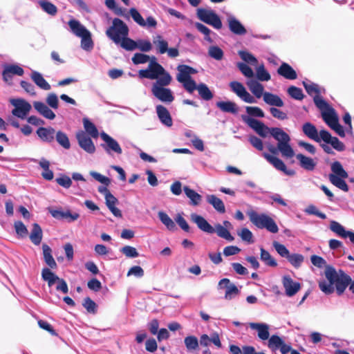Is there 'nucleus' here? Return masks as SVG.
I'll use <instances>...</instances> for the list:
<instances>
[{"instance_id": "1", "label": "nucleus", "mask_w": 354, "mask_h": 354, "mask_svg": "<svg viewBox=\"0 0 354 354\" xmlns=\"http://www.w3.org/2000/svg\"><path fill=\"white\" fill-rule=\"evenodd\" d=\"M324 273L328 282L319 281V288L326 295H330L334 292V285L338 295H342L348 285L349 290L354 294V281H352L351 277L342 270L336 271L333 266H328Z\"/></svg>"}, {"instance_id": "2", "label": "nucleus", "mask_w": 354, "mask_h": 354, "mask_svg": "<svg viewBox=\"0 0 354 354\" xmlns=\"http://www.w3.org/2000/svg\"><path fill=\"white\" fill-rule=\"evenodd\" d=\"M270 134L278 142L277 147L273 145L268 147V150L272 154H277L280 151L283 157L292 158L295 155L293 149L290 145V138L283 129L279 127H272Z\"/></svg>"}, {"instance_id": "3", "label": "nucleus", "mask_w": 354, "mask_h": 354, "mask_svg": "<svg viewBox=\"0 0 354 354\" xmlns=\"http://www.w3.org/2000/svg\"><path fill=\"white\" fill-rule=\"evenodd\" d=\"M171 81L170 75L159 77L157 81L153 84L151 92L153 95L159 100L166 103H171L174 100V97L169 88L164 86H168Z\"/></svg>"}, {"instance_id": "4", "label": "nucleus", "mask_w": 354, "mask_h": 354, "mask_svg": "<svg viewBox=\"0 0 354 354\" xmlns=\"http://www.w3.org/2000/svg\"><path fill=\"white\" fill-rule=\"evenodd\" d=\"M250 221L258 228L266 229L272 233H277L279 227L275 221L270 216L266 214H258L252 210L248 213Z\"/></svg>"}, {"instance_id": "5", "label": "nucleus", "mask_w": 354, "mask_h": 354, "mask_svg": "<svg viewBox=\"0 0 354 354\" xmlns=\"http://www.w3.org/2000/svg\"><path fill=\"white\" fill-rule=\"evenodd\" d=\"M178 73L176 75V80L178 82L183 84L184 88L189 93L195 91L196 82L192 79L191 75L195 74L196 70L194 68L185 64L178 66Z\"/></svg>"}, {"instance_id": "6", "label": "nucleus", "mask_w": 354, "mask_h": 354, "mask_svg": "<svg viewBox=\"0 0 354 354\" xmlns=\"http://www.w3.org/2000/svg\"><path fill=\"white\" fill-rule=\"evenodd\" d=\"M129 32L128 26L122 19L114 18L112 25L106 30V35L115 44H118L120 39L128 36Z\"/></svg>"}, {"instance_id": "7", "label": "nucleus", "mask_w": 354, "mask_h": 354, "mask_svg": "<svg viewBox=\"0 0 354 354\" xmlns=\"http://www.w3.org/2000/svg\"><path fill=\"white\" fill-rule=\"evenodd\" d=\"M167 75H169V73L166 72L162 65L157 62L156 58L154 56L151 57L148 68L140 70L138 72V75L140 78L150 80H158V77H162Z\"/></svg>"}, {"instance_id": "8", "label": "nucleus", "mask_w": 354, "mask_h": 354, "mask_svg": "<svg viewBox=\"0 0 354 354\" xmlns=\"http://www.w3.org/2000/svg\"><path fill=\"white\" fill-rule=\"evenodd\" d=\"M41 277L44 281L48 282L49 287L53 286L57 282L56 290L57 291H60L64 294L68 292V287L65 280L57 277L49 268H45L42 270Z\"/></svg>"}, {"instance_id": "9", "label": "nucleus", "mask_w": 354, "mask_h": 354, "mask_svg": "<svg viewBox=\"0 0 354 354\" xmlns=\"http://www.w3.org/2000/svg\"><path fill=\"white\" fill-rule=\"evenodd\" d=\"M197 16L200 20L216 29L222 28V21L219 16L212 10L199 8L197 10Z\"/></svg>"}, {"instance_id": "10", "label": "nucleus", "mask_w": 354, "mask_h": 354, "mask_svg": "<svg viewBox=\"0 0 354 354\" xmlns=\"http://www.w3.org/2000/svg\"><path fill=\"white\" fill-rule=\"evenodd\" d=\"M10 102L15 106L12 114L21 119L26 118L32 108L30 104L22 98L10 99Z\"/></svg>"}, {"instance_id": "11", "label": "nucleus", "mask_w": 354, "mask_h": 354, "mask_svg": "<svg viewBox=\"0 0 354 354\" xmlns=\"http://www.w3.org/2000/svg\"><path fill=\"white\" fill-rule=\"evenodd\" d=\"M242 120L261 137H267L271 131V128L266 126L262 122L255 118L247 115H242Z\"/></svg>"}, {"instance_id": "12", "label": "nucleus", "mask_w": 354, "mask_h": 354, "mask_svg": "<svg viewBox=\"0 0 354 354\" xmlns=\"http://www.w3.org/2000/svg\"><path fill=\"white\" fill-rule=\"evenodd\" d=\"M232 91L240 98L247 103H254L256 100L245 89L244 86L239 82L233 81L230 83Z\"/></svg>"}, {"instance_id": "13", "label": "nucleus", "mask_w": 354, "mask_h": 354, "mask_svg": "<svg viewBox=\"0 0 354 354\" xmlns=\"http://www.w3.org/2000/svg\"><path fill=\"white\" fill-rule=\"evenodd\" d=\"M100 136L105 142V144H102L101 146L108 153H111V151L117 154L122 153V148L115 139L104 132H102Z\"/></svg>"}, {"instance_id": "14", "label": "nucleus", "mask_w": 354, "mask_h": 354, "mask_svg": "<svg viewBox=\"0 0 354 354\" xmlns=\"http://www.w3.org/2000/svg\"><path fill=\"white\" fill-rule=\"evenodd\" d=\"M76 138L80 147L85 151L89 153H93L95 151V147L91 138L83 131H80L76 134Z\"/></svg>"}, {"instance_id": "15", "label": "nucleus", "mask_w": 354, "mask_h": 354, "mask_svg": "<svg viewBox=\"0 0 354 354\" xmlns=\"http://www.w3.org/2000/svg\"><path fill=\"white\" fill-rule=\"evenodd\" d=\"M24 69L16 64L7 65L4 67L2 73L3 80L9 85L12 84V80L14 75L22 76L24 75Z\"/></svg>"}, {"instance_id": "16", "label": "nucleus", "mask_w": 354, "mask_h": 354, "mask_svg": "<svg viewBox=\"0 0 354 354\" xmlns=\"http://www.w3.org/2000/svg\"><path fill=\"white\" fill-rule=\"evenodd\" d=\"M319 135L322 140L326 144H330L331 146L338 151H343L345 149L344 144L340 141L337 137H333L331 134L326 130H321Z\"/></svg>"}, {"instance_id": "17", "label": "nucleus", "mask_w": 354, "mask_h": 354, "mask_svg": "<svg viewBox=\"0 0 354 354\" xmlns=\"http://www.w3.org/2000/svg\"><path fill=\"white\" fill-rule=\"evenodd\" d=\"M282 283L285 288L286 294L288 297L295 295L301 288V284L299 282L294 281L289 275L283 277Z\"/></svg>"}, {"instance_id": "18", "label": "nucleus", "mask_w": 354, "mask_h": 354, "mask_svg": "<svg viewBox=\"0 0 354 354\" xmlns=\"http://www.w3.org/2000/svg\"><path fill=\"white\" fill-rule=\"evenodd\" d=\"M190 218L192 221L196 223L197 227L201 231L209 234H213L215 232L214 227H213L202 216L192 213Z\"/></svg>"}, {"instance_id": "19", "label": "nucleus", "mask_w": 354, "mask_h": 354, "mask_svg": "<svg viewBox=\"0 0 354 354\" xmlns=\"http://www.w3.org/2000/svg\"><path fill=\"white\" fill-rule=\"evenodd\" d=\"M218 286L221 288H226L225 298L227 300L232 299L233 295H236L239 292L238 288L234 283H231L229 279H222L218 282Z\"/></svg>"}, {"instance_id": "20", "label": "nucleus", "mask_w": 354, "mask_h": 354, "mask_svg": "<svg viewBox=\"0 0 354 354\" xmlns=\"http://www.w3.org/2000/svg\"><path fill=\"white\" fill-rule=\"evenodd\" d=\"M330 229L342 238L349 237L350 241L354 244V232L346 231L338 222L332 221L330 224Z\"/></svg>"}, {"instance_id": "21", "label": "nucleus", "mask_w": 354, "mask_h": 354, "mask_svg": "<svg viewBox=\"0 0 354 354\" xmlns=\"http://www.w3.org/2000/svg\"><path fill=\"white\" fill-rule=\"evenodd\" d=\"M277 73L280 76L290 80L297 78L295 70L288 63L283 62L277 69Z\"/></svg>"}, {"instance_id": "22", "label": "nucleus", "mask_w": 354, "mask_h": 354, "mask_svg": "<svg viewBox=\"0 0 354 354\" xmlns=\"http://www.w3.org/2000/svg\"><path fill=\"white\" fill-rule=\"evenodd\" d=\"M228 27L230 30L237 35H244L247 30L243 25L234 17L230 16L227 18Z\"/></svg>"}, {"instance_id": "23", "label": "nucleus", "mask_w": 354, "mask_h": 354, "mask_svg": "<svg viewBox=\"0 0 354 354\" xmlns=\"http://www.w3.org/2000/svg\"><path fill=\"white\" fill-rule=\"evenodd\" d=\"M156 109L160 122L167 127H171L173 124L172 118L167 109L161 104L157 105Z\"/></svg>"}, {"instance_id": "24", "label": "nucleus", "mask_w": 354, "mask_h": 354, "mask_svg": "<svg viewBox=\"0 0 354 354\" xmlns=\"http://www.w3.org/2000/svg\"><path fill=\"white\" fill-rule=\"evenodd\" d=\"M250 327L256 330L258 333V337L264 341L270 337L269 326L264 323H250Z\"/></svg>"}, {"instance_id": "25", "label": "nucleus", "mask_w": 354, "mask_h": 354, "mask_svg": "<svg viewBox=\"0 0 354 354\" xmlns=\"http://www.w3.org/2000/svg\"><path fill=\"white\" fill-rule=\"evenodd\" d=\"M304 133L310 139L315 140L317 142H320L322 140L319 133L315 126L310 122H306L302 127Z\"/></svg>"}, {"instance_id": "26", "label": "nucleus", "mask_w": 354, "mask_h": 354, "mask_svg": "<svg viewBox=\"0 0 354 354\" xmlns=\"http://www.w3.org/2000/svg\"><path fill=\"white\" fill-rule=\"evenodd\" d=\"M35 109L44 118L53 120L55 118L54 112L44 102L35 101L33 102Z\"/></svg>"}, {"instance_id": "27", "label": "nucleus", "mask_w": 354, "mask_h": 354, "mask_svg": "<svg viewBox=\"0 0 354 354\" xmlns=\"http://www.w3.org/2000/svg\"><path fill=\"white\" fill-rule=\"evenodd\" d=\"M55 131L53 127H41L37 130V136L44 142H51L54 140Z\"/></svg>"}, {"instance_id": "28", "label": "nucleus", "mask_w": 354, "mask_h": 354, "mask_svg": "<svg viewBox=\"0 0 354 354\" xmlns=\"http://www.w3.org/2000/svg\"><path fill=\"white\" fill-rule=\"evenodd\" d=\"M106 205L111 213L116 217H122L121 211L115 207L118 202V199L111 194L109 193L105 196Z\"/></svg>"}, {"instance_id": "29", "label": "nucleus", "mask_w": 354, "mask_h": 354, "mask_svg": "<svg viewBox=\"0 0 354 354\" xmlns=\"http://www.w3.org/2000/svg\"><path fill=\"white\" fill-rule=\"evenodd\" d=\"M246 84L256 97L260 98L262 95L263 96L264 87L257 80L252 79L248 80Z\"/></svg>"}, {"instance_id": "30", "label": "nucleus", "mask_w": 354, "mask_h": 354, "mask_svg": "<svg viewBox=\"0 0 354 354\" xmlns=\"http://www.w3.org/2000/svg\"><path fill=\"white\" fill-rule=\"evenodd\" d=\"M216 106L224 113H230L233 114L237 113L239 108L236 104L231 101H221L217 102Z\"/></svg>"}, {"instance_id": "31", "label": "nucleus", "mask_w": 354, "mask_h": 354, "mask_svg": "<svg viewBox=\"0 0 354 354\" xmlns=\"http://www.w3.org/2000/svg\"><path fill=\"white\" fill-rule=\"evenodd\" d=\"M68 26L73 33L79 37L88 32V30L76 19L70 20L68 21Z\"/></svg>"}, {"instance_id": "32", "label": "nucleus", "mask_w": 354, "mask_h": 354, "mask_svg": "<svg viewBox=\"0 0 354 354\" xmlns=\"http://www.w3.org/2000/svg\"><path fill=\"white\" fill-rule=\"evenodd\" d=\"M263 100L266 104L271 106L282 107L284 105L283 100L279 96L269 92L264 93Z\"/></svg>"}, {"instance_id": "33", "label": "nucleus", "mask_w": 354, "mask_h": 354, "mask_svg": "<svg viewBox=\"0 0 354 354\" xmlns=\"http://www.w3.org/2000/svg\"><path fill=\"white\" fill-rule=\"evenodd\" d=\"M322 117L324 121L330 127L339 121L335 110L333 108H328V110L322 111Z\"/></svg>"}, {"instance_id": "34", "label": "nucleus", "mask_w": 354, "mask_h": 354, "mask_svg": "<svg viewBox=\"0 0 354 354\" xmlns=\"http://www.w3.org/2000/svg\"><path fill=\"white\" fill-rule=\"evenodd\" d=\"M297 159L299 161L300 166L306 170L313 171L316 163L311 158L307 157L302 153H298L296 156Z\"/></svg>"}, {"instance_id": "35", "label": "nucleus", "mask_w": 354, "mask_h": 354, "mask_svg": "<svg viewBox=\"0 0 354 354\" xmlns=\"http://www.w3.org/2000/svg\"><path fill=\"white\" fill-rule=\"evenodd\" d=\"M195 90L198 91V95L203 100L209 101L213 98V93L205 84L200 83L199 84H196V83H195Z\"/></svg>"}, {"instance_id": "36", "label": "nucleus", "mask_w": 354, "mask_h": 354, "mask_svg": "<svg viewBox=\"0 0 354 354\" xmlns=\"http://www.w3.org/2000/svg\"><path fill=\"white\" fill-rule=\"evenodd\" d=\"M44 259L46 263L52 269H55L57 267L53 257L52 256L51 248L46 244L42 245Z\"/></svg>"}, {"instance_id": "37", "label": "nucleus", "mask_w": 354, "mask_h": 354, "mask_svg": "<svg viewBox=\"0 0 354 354\" xmlns=\"http://www.w3.org/2000/svg\"><path fill=\"white\" fill-rule=\"evenodd\" d=\"M30 239L32 243L38 245L42 240V230L39 224L34 223L30 234Z\"/></svg>"}, {"instance_id": "38", "label": "nucleus", "mask_w": 354, "mask_h": 354, "mask_svg": "<svg viewBox=\"0 0 354 354\" xmlns=\"http://www.w3.org/2000/svg\"><path fill=\"white\" fill-rule=\"evenodd\" d=\"M32 81L41 89L48 91L50 89V85L46 81L41 73L33 71L31 74Z\"/></svg>"}, {"instance_id": "39", "label": "nucleus", "mask_w": 354, "mask_h": 354, "mask_svg": "<svg viewBox=\"0 0 354 354\" xmlns=\"http://www.w3.org/2000/svg\"><path fill=\"white\" fill-rule=\"evenodd\" d=\"M207 201L211 204L214 208L219 213L223 214L225 212V207L221 199L215 195H208L207 196Z\"/></svg>"}, {"instance_id": "40", "label": "nucleus", "mask_w": 354, "mask_h": 354, "mask_svg": "<svg viewBox=\"0 0 354 354\" xmlns=\"http://www.w3.org/2000/svg\"><path fill=\"white\" fill-rule=\"evenodd\" d=\"M183 190L186 196L190 199L191 205L196 206L200 204L202 196L199 194L189 188L188 186H185Z\"/></svg>"}, {"instance_id": "41", "label": "nucleus", "mask_w": 354, "mask_h": 354, "mask_svg": "<svg viewBox=\"0 0 354 354\" xmlns=\"http://www.w3.org/2000/svg\"><path fill=\"white\" fill-rule=\"evenodd\" d=\"M328 178L330 182L333 185L342 189V191L347 192L349 190L348 185L344 180L345 178H340L335 174H329Z\"/></svg>"}, {"instance_id": "42", "label": "nucleus", "mask_w": 354, "mask_h": 354, "mask_svg": "<svg viewBox=\"0 0 354 354\" xmlns=\"http://www.w3.org/2000/svg\"><path fill=\"white\" fill-rule=\"evenodd\" d=\"M118 44L121 48L128 51H132L138 47V43L133 39L128 37V36H124L120 38Z\"/></svg>"}, {"instance_id": "43", "label": "nucleus", "mask_w": 354, "mask_h": 354, "mask_svg": "<svg viewBox=\"0 0 354 354\" xmlns=\"http://www.w3.org/2000/svg\"><path fill=\"white\" fill-rule=\"evenodd\" d=\"M263 156L277 169L281 171L286 170V165L279 158L273 156L272 155H270L267 153H263Z\"/></svg>"}, {"instance_id": "44", "label": "nucleus", "mask_w": 354, "mask_h": 354, "mask_svg": "<svg viewBox=\"0 0 354 354\" xmlns=\"http://www.w3.org/2000/svg\"><path fill=\"white\" fill-rule=\"evenodd\" d=\"M260 252V259L266 266L270 267L277 266L276 260L270 255L269 252L263 248H261Z\"/></svg>"}, {"instance_id": "45", "label": "nucleus", "mask_w": 354, "mask_h": 354, "mask_svg": "<svg viewBox=\"0 0 354 354\" xmlns=\"http://www.w3.org/2000/svg\"><path fill=\"white\" fill-rule=\"evenodd\" d=\"M214 230L215 232H216L217 235L221 238H223L228 241H232L234 239V236L231 235L229 230L219 223L215 225Z\"/></svg>"}, {"instance_id": "46", "label": "nucleus", "mask_w": 354, "mask_h": 354, "mask_svg": "<svg viewBox=\"0 0 354 354\" xmlns=\"http://www.w3.org/2000/svg\"><path fill=\"white\" fill-rule=\"evenodd\" d=\"M153 42L158 53L164 54L168 50V42L163 39L162 36L158 35Z\"/></svg>"}, {"instance_id": "47", "label": "nucleus", "mask_w": 354, "mask_h": 354, "mask_svg": "<svg viewBox=\"0 0 354 354\" xmlns=\"http://www.w3.org/2000/svg\"><path fill=\"white\" fill-rule=\"evenodd\" d=\"M158 218L169 230L174 231L176 230L175 223L165 212H159Z\"/></svg>"}, {"instance_id": "48", "label": "nucleus", "mask_w": 354, "mask_h": 354, "mask_svg": "<svg viewBox=\"0 0 354 354\" xmlns=\"http://www.w3.org/2000/svg\"><path fill=\"white\" fill-rule=\"evenodd\" d=\"M83 124L85 131L88 134L94 138H97L98 137V130L92 122L85 118L83 119Z\"/></svg>"}, {"instance_id": "49", "label": "nucleus", "mask_w": 354, "mask_h": 354, "mask_svg": "<svg viewBox=\"0 0 354 354\" xmlns=\"http://www.w3.org/2000/svg\"><path fill=\"white\" fill-rule=\"evenodd\" d=\"M39 4L42 10L48 15L55 16L57 13V7L50 1L42 0L39 1Z\"/></svg>"}, {"instance_id": "50", "label": "nucleus", "mask_w": 354, "mask_h": 354, "mask_svg": "<svg viewBox=\"0 0 354 354\" xmlns=\"http://www.w3.org/2000/svg\"><path fill=\"white\" fill-rule=\"evenodd\" d=\"M184 343L188 351L192 352L198 348L199 344L196 337L189 335L185 338Z\"/></svg>"}, {"instance_id": "51", "label": "nucleus", "mask_w": 354, "mask_h": 354, "mask_svg": "<svg viewBox=\"0 0 354 354\" xmlns=\"http://www.w3.org/2000/svg\"><path fill=\"white\" fill-rule=\"evenodd\" d=\"M331 174H335L340 178H348V174L343 168L342 164L339 161H335L331 165Z\"/></svg>"}, {"instance_id": "52", "label": "nucleus", "mask_w": 354, "mask_h": 354, "mask_svg": "<svg viewBox=\"0 0 354 354\" xmlns=\"http://www.w3.org/2000/svg\"><path fill=\"white\" fill-rule=\"evenodd\" d=\"M283 340L277 335H272L268 338V346L273 351H277L281 346Z\"/></svg>"}, {"instance_id": "53", "label": "nucleus", "mask_w": 354, "mask_h": 354, "mask_svg": "<svg viewBox=\"0 0 354 354\" xmlns=\"http://www.w3.org/2000/svg\"><path fill=\"white\" fill-rule=\"evenodd\" d=\"M288 95L293 99L301 100L304 97V95L301 88L295 86H290L287 91Z\"/></svg>"}, {"instance_id": "54", "label": "nucleus", "mask_w": 354, "mask_h": 354, "mask_svg": "<svg viewBox=\"0 0 354 354\" xmlns=\"http://www.w3.org/2000/svg\"><path fill=\"white\" fill-rule=\"evenodd\" d=\"M80 37L82 38L81 46L84 50H91L93 49V42L92 41L91 35L89 31Z\"/></svg>"}, {"instance_id": "55", "label": "nucleus", "mask_w": 354, "mask_h": 354, "mask_svg": "<svg viewBox=\"0 0 354 354\" xmlns=\"http://www.w3.org/2000/svg\"><path fill=\"white\" fill-rule=\"evenodd\" d=\"M56 140L57 142L64 149H68L70 148L71 144L69 139L65 133L61 131H57L56 133Z\"/></svg>"}, {"instance_id": "56", "label": "nucleus", "mask_w": 354, "mask_h": 354, "mask_svg": "<svg viewBox=\"0 0 354 354\" xmlns=\"http://www.w3.org/2000/svg\"><path fill=\"white\" fill-rule=\"evenodd\" d=\"M287 259L292 266L297 268L301 266L304 261V257L302 254H290Z\"/></svg>"}, {"instance_id": "57", "label": "nucleus", "mask_w": 354, "mask_h": 354, "mask_svg": "<svg viewBox=\"0 0 354 354\" xmlns=\"http://www.w3.org/2000/svg\"><path fill=\"white\" fill-rule=\"evenodd\" d=\"M82 306L86 308L87 312L89 313L95 314L97 312V304L88 297L84 299Z\"/></svg>"}, {"instance_id": "58", "label": "nucleus", "mask_w": 354, "mask_h": 354, "mask_svg": "<svg viewBox=\"0 0 354 354\" xmlns=\"http://www.w3.org/2000/svg\"><path fill=\"white\" fill-rule=\"evenodd\" d=\"M257 78L259 81H269L271 78L270 73L266 70L263 64L259 65L257 68Z\"/></svg>"}, {"instance_id": "59", "label": "nucleus", "mask_w": 354, "mask_h": 354, "mask_svg": "<svg viewBox=\"0 0 354 354\" xmlns=\"http://www.w3.org/2000/svg\"><path fill=\"white\" fill-rule=\"evenodd\" d=\"M239 55L241 58L248 64L252 65H257L258 63L257 59L250 53L245 50H240Z\"/></svg>"}, {"instance_id": "60", "label": "nucleus", "mask_w": 354, "mask_h": 354, "mask_svg": "<svg viewBox=\"0 0 354 354\" xmlns=\"http://www.w3.org/2000/svg\"><path fill=\"white\" fill-rule=\"evenodd\" d=\"M129 14L133 18V21L136 22L140 26L145 27L146 26V21L140 14V12L135 8H131L129 10Z\"/></svg>"}, {"instance_id": "61", "label": "nucleus", "mask_w": 354, "mask_h": 354, "mask_svg": "<svg viewBox=\"0 0 354 354\" xmlns=\"http://www.w3.org/2000/svg\"><path fill=\"white\" fill-rule=\"evenodd\" d=\"M151 57L149 55L143 53H136L134 54L131 60L136 65L145 64L149 61H151Z\"/></svg>"}, {"instance_id": "62", "label": "nucleus", "mask_w": 354, "mask_h": 354, "mask_svg": "<svg viewBox=\"0 0 354 354\" xmlns=\"http://www.w3.org/2000/svg\"><path fill=\"white\" fill-rule=\"evenodd\" d=\"M208 53L211 57L215 59L216 60H221L223 57V50L216 46H210L208 50Z\"/></svg>"}, {"instance_id": "63", "label": "nucleus", "mask_w": 354, "mask_h": 354, "mask_svg": "<svg viewBox=\"0 0 354 354\" xmlns=\"http://www.w3.org/2000/svg\"><path fill=\"white\" fill-rule=\"evenodd\" d=\"M272 245L277 253L281 257L288 259V256L290 255V252L284 245L276 241H273Z\"/></svg>"}, {"instance_id": "64", "label": "nucleus", "mask_w": 354, "mask_h": 354, "mask_svg": "<svg viewBox=\"0 0 354 354\" xmlns=\"http://www.w3.org/2000/svg\"><path fill=\"white\" fill-rule=\"evenodd\" d=\"M14 227L15 232L19 236L25 237L28 235V230L26 225L21 221H15Z\"/></svg>"}]
</instances>
